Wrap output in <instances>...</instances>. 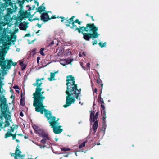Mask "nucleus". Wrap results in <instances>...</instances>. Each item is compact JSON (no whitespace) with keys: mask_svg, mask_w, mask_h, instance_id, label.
<instances>
[{"mask_svg":"<svg viewBox=\"0 0 159 159\" xmlns=\"http://www.w3.org/2000/svg\"><path fill=\"white\" fill-rule=\"evenodd\" d=\"M33 127L34 131L36 132L37 131V130H39L40 129L39 128L38 126H37L35 125H34L33 126Z\"/></svg>","mask_w":159,"mask_h":159,"instance_id":"nucleus-34","label":"nucleus"},{"mask_svg":"<svg viewBox=\"0 0 159 159\" xmlns=\"http://www.w3.org/2000/svg\"><path fill=\"white\" fill-rule=\"evenodd\" d=\"M71 53V51H70V50H68V52L67 53V55H70Z\"/></svg>","mask_w":159,"mask_h":159,"instance_id":"nucleus-53","label":"nucleus"},{"mask_svg":"<svg viewBox=\"0 0 159 159\" xmlns=\"http://www.w3.org/2000/svg\"><path fill=\"white\" fill-rule=\"evenodd\" d=\"M44 91H41L40 93V97L36 96L34 98L33 101V106L37 105L39 104H43V102L45 99V97L43 96V94L44 93Z\"/></svg>","mask_w":159,"mask_h":159,"instance_id":"nucleus-6","label":"nucleus"},{"mask_svg":"<svg viewBox=\"0 0 159 159\" xmlns=\"http://www.w3.org/2000/svg\"><path fill=\"white\" fill-rule=\"evenodd\" d=\"M39 20V18H38L36 17L34 18L32 20H33V21H34V20Z\"/></svg>","mask_w":159,"mask_h":159,"instance_id":"nucleus-49","label":"nucleus"},{"mask_svg":"<svg viewBox=\"0 0 159 159\" xmlns=\"http://www.w3.org/2000/svg\"><path fill=\"white\" fill-rule=\"evenodd\" d=\"M60 18H61V22H63L64 21V20H65V21H66L65 19V18L64 17H60Z\"/></svg>","mask_w":159,"mask_h":159,"instance_id":"nucleus-45","label":"nucleus"},{"mask_svg":"<svg viewBox=\"0 0 159 159\" xmlns=\"http://www.w3.org/2000/svg\"><path fill=\"white\" fill-rule=\"evenodd\" d=\"M20 16L22 18H28L29 16H31V13L30 12H27V11H24L23 10L20 11Z\"/></svg>","mask_w":159,"mask_h":159,"instance_id":"nucleus-13","label":"nucleus"},{"mask_svg":"<svg viewBox=\"0 0 159 159\" xmlns=\"http://www.w3.org/2000/svg\"><path fill=\"white\" fill-rule=\"evenodd\" d=\"M75 22H74V21H73V22H72V23H71L70 24H72V26H70V27L72 28V29H75V28H76V27H77V26L75 25Z\"/></svg>","mask_w":159,"mask_h":159,"instance_id":"nucleus-32","label":"nucleus"},{"mask_svg":"<svg viewBox=\"0 0 159 159\" xmlns=\"http://www.w3.org/2000/svg\"><path fill=\"white\" fill-rule=\"evenodd\" d=\"M30 36V34L29 33L26 34L25 36V37H29Z\"/></svg>","mask_w":159,"mask_h":159,"instance_id":"nucleus-59","label":"nucleus"},{"mask_svg":"<svg viewBox=\"0 0 159 159\" xmlns=\"http://www.w3.org/2000/svg\"><path fill=\"white\" fill-rule=\"evenodd\" d=\"M34 3H35L37 4V6L38 7L39 5V2H37L36 0H34Z\"/></svg>","mask_w":159,"mask_h":159,"instance_id":"nucleus-52","label":"nucleus"},{"mask_svg":"<svg viewBox=\"0 0 159 159\" xmlns=\"http://www.w3.org/2000/svg\"><path fill=\"white\" fill-rule=\"evenodd\" d=\"M0 119L3 121V117L5 119V123L4 127L9 126L10 123L8 121L11 118L8 105L7 103V99L3 94H0Z\"/></svg>","mask_w":159,"mask_h":159,"instance_id":"nucleus-2","label":"nucleus"},{"mask_svg":"<svg viewBox=\"0 0 159 159\" xmlns=\"http://www.w3.org/2000/svg\"><path fill=\"white\" fill-rule=\"evenodd\" d=\"M71 153V152H69L68 153H67V154H66L65 155H64V157H68L69 155Z\"/></svg>","mask_w":159,"mask_h":159,"instance_id":"nucleus-50","label":"nucleus"},{"mask_svg":"<svg viewBox=\"0 0 159 159\" xmlns=\"http://www.w3.org/2000/svg\"><path fill=\"white\" fill-rule=\"evenodd\" d=\"M98 101L99 103L101 104V106L102 105L105 107L104 105H103L104 103L103 99L102 98H100L99 99H98Z\"/></svg>","mask_w":159,"mask_h":159,"instance_id":"nucleus-26","label":"nucleus"},{"mask_svg":"<svg viewBox=\"0 0 159 159\" xmlns=\"http://www.w3.org/2000/svg\"><path fill=\"white\" fill-rule=\"evenodd\" d=\"M12 127L14 129H16L18 128V126L16 125H13Z\"/></svg>","mask_w":159,"mask_h":159,"instance_id":"nucleus-48","label":"nucleus"},{"mask_svg":"<svg viewBox=\"0 0 159 159\" xmlns=\"http://www.w3.org/2000/svg\"><path fill=\"white\" fill-rule=\"evenodd\" d=\"M8 12L9 13L12 14L13 12L11 8L8 9Z\"/></svg>","mask_w":159,"mask_h":159,"instance_id":"nucleus-42","label":"nucleus"},{"mask_svg":"<svg viewBox=\"0 0 159 159\" xmlns=\"http://www.w3.org/2000/svg\"><path fill=\"white\" fill-rule=\"evenodd\" d=\"M36 133L38 134L40 137H46L48 140H50V138L48 134L45 133L43 129H39V130H37Z\"/></svg>","mask_w":159,"mask_h":159,"instance_id":"nucleus-12","label":"nucleus"},{"mask_svg":"<svg viewBox=\"0 0 159 159\" xmlns=\"http://www.w3.org/2000/svg\"><path fill=\"white\" fill-rule=\"evenodd\" d=\"M61 151H69L70 150V149L69 148H61Z\"/></svg>","mask_w":159,"mask_h":159,"instance_id":"nucleus-36","label":"nucleus"},{"mask_svg":"<svg viewBox=\"0 0 159 159\" xmlns=\"http://www.w3.org/2000/svg\"><path fill=\"white\" fill-rule=\"evenodd\" d=\"M42 84V82H40L39 84L37 86L36 88L35 89V92L33 94V98L34 99L35 97L37 96L39 98L40 97V93L42 91L43 88H40L41 85Z\"/></svg>","mask_w":159,"mask_h":159,"instance_id":"nucleus-9","label":"nucleus"},{"mask_svg":"<svg viewBox=\"0 0 159 159\" xmlns=\"http://www.w3.org/2000/svg\"><path fill=\"white\" fill-rule=\"evenodd\" d=\"M16 133L13 134H12V135H11V136H12V139L13 140H15L16 139Z\"/></svg>","mask_w":159,"mask_h":159,"instance_id":"nucleus-41","label":"nucleus"},{"mask_svg":"<svg viewBox=\"0 0 159 159\" xmlns=\"http://www.w3.org/2000/svg\"><path fill=\"white\" fill-rule=\"evenodd\" d=\"M98 114L99 112H97L94 116V113L91 112L90 114V122H93L95 121V120L97 119Z\"/></svg>","mask_w":159,"mask_h":159,"instance_id":"nucleus-15","label":"nucleus"},{"mask_svg":"<svg viewBox=\"0 0 159 159\" xmlns=\"http://www.w3.org/2000/svg\"><path fill=\"white\" fill-rule=\"evenodd\" d=\"M48 122L50 124V126H51V128L60 125H59L60 123H59L56 120L53 121H48Z\"/></svg>","mask_w":159,"mask_h":159,"instance_id":"nucleus-17","label":"nucleus"},{"mask_svg":"<svg viewBox=\"0 0 159 159\" xmlns=\"http://www.w3.org/2000/svg\"><path fill=\"white\" fill-rule=\"evenodd\" d=\"M86 70H88L90 68V64L89 62L88 63L86 64Z\"/></svg>","mask_w":159,"mask_h":159,"instance_id":"nucleus-37","label":"nucleus"},{"mask_svg":"<svg viewBox=\"0 0 159 159\" xmlns=\"http://www.w3.org/2000/svg\"><path fill=\"white\" fill-rule=\"evenodd\" d=\"M94 122L92 127V129L94 131V133H95L96 132L97 129L98 128V124L97 120H96Z\"/></svg>","mask_w":159,"mask_h":159,"instance_id":"nucleus-19","label":"nucleus"},{"mask_svg":"<svg viewBox=\"0 0 159 159\" xmlns=\"http://www.w3.org/2000/svg\"><path fill=\"white\" fill-rule=\"evenodd\" d=\"M13 88L14 89H19V88L18 87V86L17 85H15L13 87Z\"/></svg>","mask_w":159,"mask_h":159,"instance_id":"nucleus-51","label":"nucleus"},{"mask_svg":"<svg viewBox=\"0 0 159 159\" xmlns=\"http://www.w3.org/2000/svg\"><path fill=\"white\" fill-rule=\"evenodd\" d=\"M73 59L70 58H68L66 59L65 61L67 64H71V62L73 61Z\"/></svg>","mask_w":159,"mask_h":159,"instance_id":"nucleus-29","label":"nucleus"},{"mask_svg":"<svg viewBox=\"0 0 159 159\" xmlns=\"http://www.w3.org/2000/svg\"><path fill=\"white\" fill-rule=\"evenodd\" d=\"M103 84H100V87H99L100 88L101 87V90L100 91V94H99L98 96V99H99L100 98H101V94H102V89L103 88Z\"/></svg>","mask_w":159,"mask_h":159,"instance_id":"nucleus-28","label":"nucleus"},{"mask_svg":"<svg viewBox=\"0 0 159 159\" xmlns=\"http://www.w3.org/2000/svg\"><path fill=\"white\" fill-rule=\"evenodd\" d=\"M55 76V75L53 73H50V77L48 78V80L50 81H52L54 80V79H53L54 77Z\"/></svg>","mask_w":159,"mask_h":159,"instance_id":"nucleus-23","label":"nucleus"},{"mask_svg":"<svg viewBox=\"0 0 159 159\" xmlns=\"http://www.w3.org/2000/svg\"><path fill=\"white\" fill-rule=\"evenodd\" d=\"M37 26L39 28H41L42 26V24H39V23L37 24Z\"/></svg>","mask_w":159,"mask_h":159,"instance_id":"nucleus-57","label":"nucleus"},{"mask_svg":"<svg viewBox=\"0 0 159 159\" xmlns=\"http://www.w3.org/2000/svg\"><path fill=\"white\" fill-rule=\"evenodd\" d=\"M45 138H44L43 139L40 141V142L42 143L43 144H45L46 143L47 140H48L47 139V138L46 137H44Z\"/></svg>","mask_w":159,"mask_h":159,"instance_id":"nucleus-30","label":"nucleus"},{"mask_svg":"<svg viewBox=\"0 0 159 159\" xmlns=\"http://www.w3.org/2000/svg\"><path fill=\"white\" fill-rule=\"evenodd\" d=\"M22 96V94L21 95V98L20 99V105L23 106L25 105V98H23Z\"/></svg>","mask_w":159,"mask_h":159,"instance_id":"nucleus-22","label":"nucleus"},{"mask_svg":"<svg viewBox=\"0 0 159 159\" xmlns=\"http://www.w3.org/2000/svg\"><path fill=\"white\" fill-rule=\"evenodd\" d=\"M98 44L99 46L102 48L104 47V45H103V44L101 43L100 42L98 43Z\"/></svg>","mask_w":159,"mask_h":159,"instance_id":"nucleus-47","label":"nucleus"},{"mask_svg":"<svg viewBox=\"0 0 159 159\" xmlns=\"http://www.w3.org/2000/svg\"><path fill=\"white\" fill-rule=\"evenodd\" d=\"M91 23H87L86 24V27H81L80 26H79V28L76 27V28H75V30H77L79 33H81L83 34V33H84L83 32L84 31L85 32H87L88 31V27H89V26L91 24Z\"/></svg>","mask_w":159,"mask_h":159,"instance_id":"nucleus-10","label":"nucleus"},{"mask_svg":"<svg viewBox=\"0 0 159 159\" xmlns=\"http://www.w3.org/2000/svg\"><path fill=\"white\" fill-rule=\"evenodd\" d=\"M88 28L87 33H83V38L86 41H89L91 38L93 40L98 38L99 34L98 33V28L94 24L91 23Z\"/></svg>","mask_w":159,"mask_h":159,"instance_id":"nucleus-3","label":"nucleus"},{"mask_svg":"<svg viewBox=\"0 0 159 159\" xmlns=\"http://www.w3.org/2000/svg\"><path fill=\"white\" fill-rule=\"evenodd\" d=\"M81 66L82 67V68L84 69V70H86V68L83 66V63H82L81 64Z\"/></svg>","mask_w":159,"mask_h":159,"instance_id":"nucleus-58","label":"nucleus"},{"mask_svg":"<svg viewBox=\"0 0 159 159\" xmlns=\"http://www.w3.org/2000/svg\"><path fill=\"white\" fill-rule=\"evenodd\" d=\"M4 123L3 122V121H2V120H1V119H0V127L1 128H2V124ZM1 130V129H0V131Z\"/></svg>","mask_w":159,"mask_h":159,"instance_id":"nucleus-43","label":"nucleus"},{"mask_svg":"<svg viewBox=\"0 0 159 159\" xmlns=\"http://www.w3.org/2000/svg\"><path fill=\"white\" fill-rule=\"evenodd\" d=\"M90 17L91 18V19L93 21H95V20L94 19H93V16H90Z\"/></svg>","mask_w":159,"mask_h":159,"instance_id":"nucleus-63","label":"nucleus"},{"mask_svg":"<svg viewBox=\"0 0 159 159\" xmlns=\"http://www.w3.org/2000/svg\"><path fill=\"white\" fill-rule=\"evenodd\" d=\"M61 125H59L52 128H53L54 133L55 134H57L61 133L63 131V129H61Z\"/></svg>","mask_w":159,"mask_h":159,"instance_id":"nucleus-14","label":"nucleus"},{"mask_svg":"<svg viewBox=\"0 0 159 159\" xmlns=\"http://www.w3.org/2000/svg\"><path fill=\"white\" fill-rule=\"evenodd\" d=\"M35 107V111L37 112H40L41 114H43L44 112L45 117L48 120H49L52 116V113L45 108V106L43 104L33 106Z\"/></svg>","mask_w":159,"mask_h":159,"instance_id":"nucleus-4","label":"nucleus"},{"mask_svg":"<svg viewBox=\"0 0 159 159\" xmlns=\"http://www.w3.org/2000/svg\"><path fill=\"white\" fill-rule=\"evenodd\" d=\"M93 45H94L97 44V40H95L93 42H92Z\"/></svg>","mask_w":159,"mask_h":159,"instance_id":"nucleus-44","label":"nucleus"},{"mask_svg":"<svg viewBox=\"0 0 159 159\" xmlns=\"http://www.w3.org/2000/svg\"><path fill=\"white\" fill-rule=\"evenodd\" d=\"M87 142V141H86L82 143L81 144L79 145V148H81L83 147H84L85 146V143Z\"/></svg>","mask_w":159,"mask_h":159,"instance_id":"nucleus-31","label":"nucleus"},{"mask_svg":"<svg viewBox=\"0 0 159 159\" xmlns=\"http://www.w3.org/2000/svg\"><path fill=\"white\" fill-rule=\"evenodd\" d=\"M27 28L26 25H25L23 23H20L19 25L20 29L21 30H25Z\"/></svg>","mask_w":159,"mask_h":159,"instance_id":"nucleus-21","label":"nucleus"},{"mask_svg":"<svg viewBox=\"0 0 159 159\" xmlns=\"http://www.w3.org/2000/svg\"><path fill=\"white\" fill-rule=\"evenodd\" d=\"M35 8V5H34L32 6V8H31L32 10H34Z\"/></svg>","mask_w":159,"mask_h":159,"instance_id":"nucleus-64","label":"nucleus"},{"mask_svg":"<svg viewBox=\"0 0 159 159\" xmlns=\"http://www.w3.org/2000/svg\"><path fill=\"white\" fill-rule=\"evenodd\" d=\"M10 128H11V129H10V131H9L10 132H14V130H15L13 128V127L12 126H11L10 127Z\"/></svg>","mask_w":159,"mask_h":159,"instance_id":"nucleus-46","label":"nucleus"},{"mask_svg":"<svg viewBox=\"0 0 159 159\" xmlns=\"http://www.w3.org/2000/svg\"><path fill=\"white\" fill-rule=\"evenodd\" d=\"M16 64H17V63L16 62H13V63H12V65L15 66L16 65Z\"/></svg>","mask_w":159,"mask_h":159,"instance_id":"nucleus-61","label":"nucleus"},{"mask_svg":"<svg viewBox=\"0 0 159 159\" xmlns=\"http://www.w3.org/2000/svg\"><path fill=\"white\" fill-rule=\"evenodd\" d=\"M27 7H29V8L28 10V11H30L31 10V7L30 6H29V5H28L26 6Z\"/></svg>","mask_w":159,"mask_h":159,"instance_id":"nucleus-56","label":"nucleus"},{"mask_svg":"<svg viewBox=\"0 0 159 159\" xmlns=\"http://www.w3.org/2000/svg\"><path fill=\"white\" fill-rule=\"evenodd\" d=\"M37 11L34 13H35L36 12H39L40 13H41L42 12L45 11V10L46 9V7H43L41 6H40L39 7L36 8Z\"/></svg>","mask_w":159,"mask_h":159,"instance_id":"nucleus-18","label":"nucleus"},{"mask_svg":"<svg viewBox=\"0 0 159 159\" xmlns=\"http://www.w3.org/2000/svg\"><path fill=\"white\" fill-rule=\"evenodd\" d=\"M44 80V78H41L40 79H39V78H38V79H37V80H38V81H41V80Z\"/></svg>","mask_w":159,"mask_h":159,"instance_id":"nucleus-54","label":"nucleus"},{"mask_svg":"<svg viewBox=\"0 0 159 159\" xmlns=\"http://www.w3.org/2000/svg\"><path fill=\"white\" fill-rule=\"evenodd\" d=\"M3 0L5 1V3L2 4H0V16H1V14H3V12L9 6L15 10H16L18 8V7L16 6V4L13 3L11 0Z\"/></svg>","mask_w":159,"mask_h":159,"instance_id":"nucleus-5","label":"nucleus"},{"mask_svg":"<svg viewBox=\"0 0 159 159\" xmlns=\"http://www.w3.org/2000/svg\"><path fill=\"white\" fill-rule=\"evenodd\" d=\"M54 44V41H52L49 43V46L52 47L53 45V44Z\"/></svg>","mask_w":159,"mask_h":159,"instance_id":"nucleus-40","label":"nucleus"},{"mask_svg":"<svg viewBox=\"0 0 159 159\" xmlns=\"http://www.w3.org/2000/svg\"><path fill=\"white\" fill-rule=\"evenodd\" d=\"M74 22H75V23H78L79 25H80L81 24V22L78 19H76L74 21Z\"/></svg>","mask_w":159,"mask_h":159,"instance_id":"nucleus-38","label":"nucleus"},{"mask_svg":"<svg viewBox=\"0 0 159 159\" xmlns=\"http://www.w3.org/2000/svg\"><path fill=\"white\" fill-rule=\"evenodd\" d=\"M19 6L20 7V11H22V10H23V2L22 1H19Z\"/></svg>","mask_w":159,"mask_h":159,"instance_id":"nucleus-27","label":"nucleus"},{"mask_svg":"<svg viewBox=\"0 0 159 159\" xmlns=\"http://www.w3.org/2000/svg\"><path fill=\"white\" fill-rule=\"evenodd\" d=\"M57 51L58 52L59 55H62L64 51V49L62 47H59L57 50Z\"/></svg>","mask_w":159,"mask_h":159,"instance_id":"nucleus-20","label":"nucleus"},{"mask_svg":"<svg viewBox=\"0 0 159 159\" xmlns=\"http://www.w3.org/2000/svg\"><path fill=\"white\" fill-rule=\"evenodd\" d=\"M101 111L102 115L103 116L102 118L103 120L102 126L104 127V126H105L106 122L105 120V119L107 118L106 116V111L105 107L102 105L101 106Z\"/></svg>","mask_w":159,"mask_h":159,"instance_id":"nucleus-11","label":"nucleus"},{"mask_svg":"<svg viewBox=\"0 0 159 159\" xmlns=\"http://www.w3.org/2000/svg\"><path fill=\"white\" fill-rule=\"evenodd\" d=\"M97 83L98 84H99L101 83V82L100 80H97L96 81Z\"/></svg>","mask_w":159,"mask_h":159,"instance_id":"nucleus-62","label":"nucleus"},{"mask_svg":"<svg viewBox=\"0 0 159 159\" xmlns=\"http://www.w3.org/2000/svg\"><path fill=\"white\" fill-rule=\"evenodd\" d=\"M66 90L65 93L67 96L66 97V104L63 106L65 108H66L70 106L72 103H74L75 99L74 97L71 96H75L77 99L80 100L79 98V96L81 94V89H77V85L75 84V78L71 75H70L66 76Z\"/></svg>","mask_w":159,"mask_h":159,"instance_id":"nucleus-1","label":"nucleus"},{"mask_svg":"<svg viewBox=\"0 0 159 159\" xmlns=\"http://www.w3.org/2000/svg\"><path fill=\"white\" fill-rule=\"evenodd\" d=\"M11 135L12 134L9 131H8L5 134L4 137L5 138H7L11 136Z\"/></svg>","mask_w":159,"mask_h":159,"instance_id":"nucleus-24","label":"nucleus"},{"mask_svg":"<svg viewBox=\"0 0 159 159\" xmlns=\"http://www.w3.org/2000/svg\"><path fill=\"white\" fill-rule=\"evenodd\" d=\"M20 116H21V117H23L24 116V114L22 112H21L20 113Z\"/></svg>","mask_w":159,"mask_h":159,"instance_id":"nucleus-60","label":"nucleus"},{"mask_svg":"<svg viewBox=\"0 0 159 159\" xmlns=\"http://www.w3.org/2000/svg\"><path fill=\"white\" fill-rule=\"evenodd\" d=\"M19 147L18 145H17L16 147V149L15 150V153H11V155L12 157H14L15 159H19L17 157H18L20 159L21 158L24 157L25 155H21V153L22 152L19 149Z\"/></svg>","mask_w":159,"mask_h":159,"instance_id":"nucleus-8","label":"nucleus"},{"mask_svg":"<svg viewBox=\"0 0 159 159\" xmlns=\"http://www.w3.org/2000/svg\"><path fill=\"white\" fill-rule=\"evenodd\" d=\"M44 50V48H41L39 51L40 54L43 56H44L45 55V54L43 52V51Z\"/></svg>","mask_w":159,"mask_h":159,"instance_id":"nucleus-33","label":"nucleus"},{"mask_svg":"<svg viewBox=\"0 0 159 159\" xmlns=\"http://www.w3.org/2000/svg\"><path fill=\"white\" fill-rule=\"evenodd\" d=\"M20 65L21 66V69L22 70H24L26 67V65L24 64L23 61H21L20 62Z\"/></svg>","mask_w":159,"mask_h":159,"instance_id":"nucleus-25","label":"nucleus"},{"mask_svg":"<svg viewBox=\"0 0 159 159\" xmlns=\"http://www.w3.org/2000/svg\"><path fill=\"white\" fill-rule=\"evenodd\" d=\"M40 59V57H37V62L38 63H39V60Z\"/></svg>","mask_w":159,"mask_h":159,"instance_id":"nucleus-55","label":"nucleus"},{"mask_svg":"<svg viewBox=\"0 0 159 159\" xmlns=\"http://www.w3.org/2000/svg\"><path fill=\"white\" fill-rule=\"evenodd\" d=\"M75 18V16H73L69 20H66V18L65 19L66 21L64 22V23L66 25L67 27H70V24L73 22L74 21V18Z\"/></svg>","mask_w":159,"mask_h":159,"instance_id":"nucleus-16","label":"nucleus"},{"mask_svg":"<svg viewBox=\"0 0 159 159\" xmlns=\"http://www.w3.org/2000/svg\"><path fill=\"white\" fill-rule=\"evenodd\" d=\"M39 83L38 82V80H36V83H33V85L34 86H37H37L39 85Z\"/></svg>","mask_w":159,"mask_h":159,"instance_id":"nucleus-39","label":"nucleus"},{"mask_svg":"<svg viewBox=\"0 0 159 159\" xmlns=\"http://www.w3.org/2000/svg\"><path fill=\"white\" fill-rule=\"evenodd\" d=\"M51 11H48L46 13H42L41 16V20L44 22L48 21L51 19H54L56 18L55 15H52L51 18L49 17V15L48 13L51 12Z\"/></svg>","mask_w":159,"mask_h":159,"instance_id":"nucleus-7","label":"nucleus"},{"mask_svg":"<svg viewBox=\"0 0 159 159\" xmlns=\"http://www.w3.org/2000/svg\"><path fill=\"white\" fill-rule=\"evenodd\" d=\"M50 120L49 121H53L56 120V117L54 116H52V115L51 116V118L50 119Z\"/></svg>","mask_w":159,"mask_h":159,"instance_id":"nucleus-35","label":"nucleus"}]
</instances>
